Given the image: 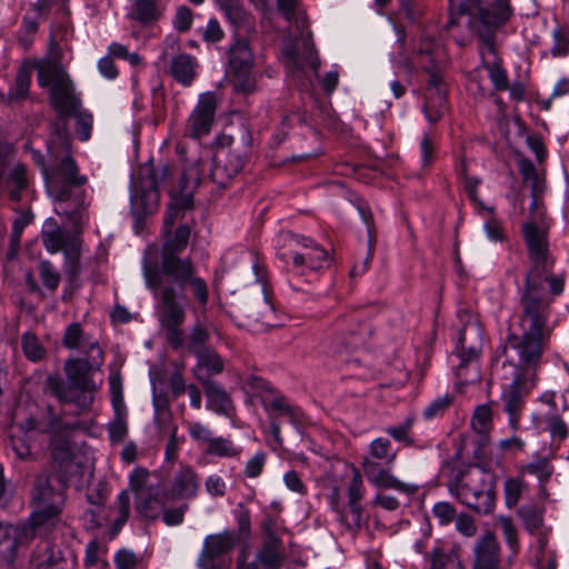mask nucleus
Masks as SVG:
<instances>
[{"label": "nucleus", "mask_w": 569, "mask_h": 569, "mask_svg": "<svg viewBox=\"0 0 569 569\" xmlns=\"http://www.w3.org/2000/svg\"><path fill=\"white\" fill-rule=\"evenodd\" d=\"M529 267L518 289L516 321L555 326L553 301L565 288V277L553 273L555 258L549 246V226L535 219L522 226Z\"/></svg>", "instance_id": "obj_1"}, {"label": "nucleus", "mask_w": 569, "mask_h": 569, "mask_svg": "<svg viewBox=\"0 0 569 569\" xmlns=\"http://www.w3.org/2000/svg\"><path fill=\"white\" fill-rule=\"evenodd\" d=\"M519 332L510 330L503 346L505 365L512 367V380L501 393L509 425L518 428L526 396L536 387L538 369L549 348L555 326L516 321Z\"/></svg>", "instance_id": "obj_2"}, {"label": "nucleus", "mask_w": 569, "mask_h": 569, "mask_svg": "<svg viewBox=\"0 0 569 569\" xmlns=\"http://www.w3.org/2000/svg\"><path fill=\"white\" fill-rule=\"evenodd\" d=\"M191 229L181 224L173 234H169L161 248L160 266L143 264V277L150 290L156 288L189 289L201 309H206L209 300V287L198 274L197 267L190 258H180L190 238Z\"/></svg>", "instance_id": "obj_3"}, {"label": "nucleus", "mask_w": 569, "mask_h": 569, "mask_svg": "<svg viewBox=\"0 0 569 569\" xmlns=\"http://www.w3.org/2000/svg\"><path fill=\"white\" fill-rule=\"evenodd\" d=\"M17 428L24 435H52V462L63 483L74 476H81V463L73 452L69 440L71 427L56 417L51 408L41 409L37 403L28 401L19 405L13 412Z\"/></svg>", "instance_id": "obj_4"}, {"label": "nucleus", "mask_w": 569, "mask_h": 569, "mask_svg": "<svg viewBox=\"0 0 569 569\" xmlns=\"http://www.w3.org/2000/svg\"><path fill=\"white\" fill-rule=\"evenodd\" d=\"M37 80L40 87H50V100L61 116L76 114L77 132L82 141L90 138L92 116L79 110L80 100L73 91V84L61 64L52 60L36 63Z\"/></svg>", "instance_id": "obj_5"}, {"label": "nucleus", "mask_w": 569, "mask_h": 569, "mask_svg": "<svg viewBox=\"0 0 569 569\" xmlns=\"http://www.w3.org/2000/svg\"><path fill=\"white\" fill-rule=\"evenodd\" d=\"M61 140V160L56 169L46 177L49 194L56 201L58 214L70 216L86 207V191L81 189L88 178L79 173V168L69 154V141Z\"/></svg>", "instance_id": "obj_6"}, {"label": "nucleus", "mask_w": 569, "mask_h": 569, "mask_svg": "<svg viewBox=\"0 0 569 569\" xmlns=\"http://www.w3.org/2000/svg\"><path fill=\"white\" fill-rule=\"evenodd\" d=\"M449 492L471 510L488 515L493 510L495 476L478 467L460 470L449 482Z\"/></svg>", "instance_id": "obj_7"}, {"label": "nucleus", "mask_w": 569, "mask_h": 569, "mask_svg": "<svg viewBox=\"0 0 569 569\" xmlns=\"http://www.w3.org/2000/svg\"><path fill=\"white\" fill-rule=\"evenodd\" d=\"M91 365L88 360L71 359L66 362L64 371L68 382L50 377V392L63 403H73L79 412L89 410L98 386L90 377Z\"/></svg>", "instance_id": "obj_8"}, {"label": "nucleus", "mask_w": 569, "mask_h": 569, "mask_svg": "<svg viewBox=\"0 0 569 569\" xmlns=\"http://www.w3.org/2000/svg\"><path fill=\"white\" fill-rule=\"evenodd\" d=\"M462 328L459 330L455 352L460 359L456 376L463 383L480 380V371L475 363L483 347V329L478 320L467 310L458 313Z\"/></svg>", "instance_id": "obj_9"}, {"label": "nucleus", "mask_w": 569, "mask_h": 569, "mask_svg": "<svg viewBox=\"0 0 569 569\" xmlns=\"http://www.w3.org/2000/svg\"><path fill=\"white\" fill-rule=\"evenodd\" d=\"M397 458V450L387 438H376L369 445L368 455L363 457L361 467L370 483L378 488L393 489L405 493H413L417 486L400 481L389 467Z\"/></svg>", "instance_id": "obj_10"}, {"label": "nucleus", "mask_w": 569, "mask_h": 569, "mask_svg": "<svg viewBox=\"0 0 569 569\" xmlns=\"http://www.w3.org/2000/svg\"><path fill=\"white\" fill-rule=\"evenodd\" d=\"M177 153L182 160V178L180 193H172L171 201L164 218V228L169 229L179 218L181 211L192 207V192L201 183L202 174L196 168L198 162L206 156L197 143L186 147L177 144Z\"/></svg>", "instance_id": "obj_11"}, {"label": "nucleus", "mask_w": 569, "mask_h": 569, "mask_svg": "<svg viewBox=\"0 0 569 569\" xmlns=\"http://www.w3.org/2000/svg\"><path fill=\"white\" fill-rule=\"evenodd\" d=\"M160 299L159 322L166 330L168 343L178 349L182 346L181 326L186 319L187 289L156 288Z\"/></svg>", "instance_id": "obj_12"}, {"label": "nucleus", "mask_w": 569, "mask_h": 569, "mask_svg": "<svg viewBox=\"0 0 569 569\" xmlns=\"http://www.w3.org/2000/svg\"><path fill=\"white\" fill-rule=\"evenodd\" d=\"M181 143L184 146L183 142ZM193 143L186 144V147ZM196 143L207 152L196 166L202 174L201 182L208 179L218 187L226 188L243 168L244 159L238 151L221 147L211 157L208 149L202 148L198 142Z\"/></svg>", "instance_id": "obj_13"}, {"label": "nucleus", "mask_w": 569, "mask_h": 569, "mask_svg": "<svg viewBox=\"0 0 569 569\" xmlns=\"http://www.w3.org/2000/svg\"><path fill=\"white\" fill-rule=\"evenodd\" d=\"M279 242L281 247L278 257L284 262L292 259L296 267L318 270L329 261L328 252L310 238L284 232L280 236Z\"/></svg>", "instance_id": "obj_14"}, {"label": "nucleus", "mask_w": 569, "mask_h": 569, "mask_svg": "<svg viewBox=\"0 0 569 569\" xmlns=\"http://www.w3.org/2000/svg\"><path fill=\"white\" fill-rule=\"evenodd\" d=\"M463 16H468V28L471 30L473 19H478L485 26L497 27L508 21L511 8L509 0H496L493 3H489L488 0H466L459 11L450 9L447 29L456 27Z\"/></svg>", "instance_id": "obj_15"}, {"label": "nucleus", "mask_w": 569, "mask_h": 569, "mask_svg": "<svg viewBox=\"0 0 569 569\" xmlns=\"http://www.w3.org/2000/svg\"><path fill=\"white\" fill-rule=\"evenodd\" d=\"M228 76L234 91L249 94L256 90L257 78L253 73L254 57L249 42L237 39L229 49Z\"/></svg>", "instance_id": "obj_16"}, {"label": "nucleus", "mask_w": 569, "mask_h": 569, "mask_svg": "<svg viewBox=\"0 0 569 569\" xmlns=\"http://www.w3.org/2000/svg\"><path fill=\"white\" fill-rule=\"evenodd\" d=\"M34 511L30 517L33 528L51 526L56 522L64 503V491L53 489L47 478H38L32 492Z\"/></svg>", "instance_id": "obj_17"}, {"label": "nucleus", "mask_w": 569, "mask_h": 569, "mask_svg": "<svg viewBox=\"0 0 569 569\" xmlns=\"http://www.w3.org/2000/svg\"><path fill=\"white\" fill-rule=\"evenodd\" d=\"M239 541L234 530H224L219 533L208 535L203 540V547L197 565L201 569H226L230 560L226 557L234 549Z\"/></svg>", "instance_id": "obj_18"}, {"label": "nucleus", "mask_w": 569, "mask_h": 569, "mask_svg": "<svg viewBox=\"0 0 569 569\" xmlns=\"http://www.w3.org/2000/svg\"><path fill=\"white\" fill-rule=\"evenodd\" d=\"M170 176L167 164L159 167L144 166L134 186L136 197H140L146 211H152L159 201V187Z\"/></svg>", "instance_id": "obj_19"}, {"label": "nucleus", "mask_w": 569, "mask_h": 569, "mask_svg": "<svg viewBox=\"0 0 569 569\" xmlns=\"http://www.w3.org/2000/svg\"><path fill=\"white\" fill-rule=\"evenodd\" d=\"M217 110V98L213 92H203L199 96L196 107L190 113L186 134L199 139L207 136L212 127Z\"/></svg>", "instance_id": "obj_20"}, {"label": "nucleus", "mask_w": 569, "mask_h": 569, "mask_svg": "<svg viewBox=\"0 0 569 569\" xmlns=\"http://www.w3.org/2000/svg\"><path fill=\"white\" fill-rule=\"evenodd\" d=\"M36 529L30 522L23 526L0 522V562L14 563L19 548L32 538Z\"/></svg>", "instance_id": "obj_21"}, {"label": "nucleus", "mask_w": 569, "mask_h": 569, "mask_svg": "<svg viewBox=\"0 0 569 569\" xmlns=\"http://www.w3.org/2000/svg\"><path fill=\"white\" fill-rule=\"evenodd\" d=\"M429 74L423 112L430 123H436L447 111V94L440 72L435 66L423 67Z\"/></svg>", "instance_id": "obj_22"}, {"label": "nucleus", "mask_w": 569, "mask_h": 569, "mask_svg": "<svg viewBox=\"0 0 569 569\" xmlns=\"http://www.w3.org/2000/svg\"><path fill=\"white\" fill-rule=\"evenodd\" d=\"M481 66L497 91H506L509 88L507 71L502 67L501 59L496 53V47L491 37H486L479 48Z\"/></svg>", "instance_id": "obj_23"}, {"label": "nucleus", "mask_w": 569, "mask_h": 569, "mask_svg": "<svg viewBox=\"0 0 569 569\" xmlns=\"http://www.w3.org/2000/svg\"><path fill=\"white\" fill-rule=\"evenodd\" d=\"M274 540L261 543L253 558L248 560L244 556H239L237 560L238 569H280L283 560L282 549L277 548Z\"/></svg>", "instance_id": "obj_24"}, {"label": "nucleus", "mask_w": 569, "mask_h": 569, "mask_svg": "<svg viewBox=\"0 0 569 569\" xmlns=\"http://www.w3.org/2000/svg\"><path fill=\"white\" fill-rule=\"evenodd\" d=\"M473 555L472 569H500V545L492 532H486L476 541Z\"/></svg>", "instance_id": "obj_25"}, {"label": "nucleus", "mask_w": 569, "mask_h": 569, "mask_svg": "<svg viewBox=\"0 0 569 569\" xmlns=\"http://www.w3.org/2000/svg\"><path fill=\"white\" fill-rule=\"evenodd\" d=\"M199 476L188 465H181L170 480L168 496L171 499L190 500L197 497L199 491Z\"/></svg>", "instance_id": "obj_26"}, {"label": "nucleus", "mask_w": 569, "mask_h": 569, "mask_svg": "<svg viewBox=\"0 0 569 569\" xmlns=\"http://www.w3.org/2000/svg\"><path fill=\"white\" fill-rule=\"evenodd\" d=\"M363 481L360 472L355 469L350 483L348 486V506L350 509V517L342 516L341 521L346 523L349 529L360 528L362 521V507L361 500L363 498Z\"/></svg>", "instance_id": "obj_27"}, {"label": "nucleus", "mask_w": 569, "mask_h": 569, "mask_svg": "<svg viewBox=\"0 0 569 569\" xmlns=\"http://www.w3.org/2000/svg\"><path fill=\"white\" fill-rule=\"evenodd\" d=\"M201 386L207 398L206 407L208 410L227 417L234 412L233 401L220 383L217 381H203Z\"/></svg>", "instance_id": "obj_28"}, {"label": "nucleus", "mask_w": 569, "mask_h": 569, "mask_svg": "<svg viewBox=\"0 0 569 569\" xmlns=\"http://www.w3.org/2000/svg\"><path fill=\"white\" fill-rule=\"evenodd\" d=\"M197 365L192 369L196 379L203 383V381H212L209 377L219 375L223 371L222 358L211 349L196 350Z\"/></svg>", "instance_id": "obj_29"}, {"label": "nucleus", "mask_w": 569, "mask_h": 569, "mask_svg": "<svg viewBox=\"0 0 569 569\" xmlns=\"http://www.w3.org/2000/svg\"><path fill=\"white\" fill-rule=\"evenodd\" d=\"M425 569H466L459 556L452 550L445 549L439 542L425 556Z\"/></svg>", "instance_id": "obj_30"}, {"label": "nucleus", "mask_w": 569, "mask_h": 569, "mask_svg": "<svg viewBox=\"0 0 569 569\" xmlns=\"http://www.w3.org/2000/svg\"><path fill=\"white\" fill-rule=\"evenodd\" d=\"M163 14V9L158 0H133L127 18L134 20L142 26H150L157 22Z\"/></svg>", "instance_id": "obj_31"}, {"label": "nucleus", "mask_w": 569, "mask_h": 569, "mask_svg": "<svg viewBox=\"0 0 569 569\" xmlns=\"http://www.w3.org/2000/svg\"><path fill=\"white\" fill-rule=\"evenodd\" d=\"M197 61L187 53H180L172 58L170 63V73L176 81L184 87L192 83L196 77Z\"/></svg>", "instance_id": "obj_32"}, {"label": "nucleus", "mask_w": 569, "mask_h": 569, "mask_svg": "<svg viewBox=\"0 0 569 569\" xmlns=\"http://www.w3.org/2000/svg\"><path fill=\"white\" fill-rule=\"evenodd\" d=\"M166 496L159 492L142 493L136 497V509L148 519H156L166 507Z\"/></svg>", "instance_id": "obj_33"}, {"label": "nucleus", "mask_w": 569, "mask_h": 569, "mask_svg": "<svg viewBox=\"0 0 569 569\" xmlns=\"http://www.w3.org/2000/svg\"><path fill=\"white\" fill-rule=\"evenodd\" d=\"M242 449L231 439L223 437H213L210 443L204 448V453L218 458H239Z\"/></svg>", "instance_id": "obj_34"}, {"label": "nucleus", "mask_w": 569, "mask_h": 569, "mask_svg": "<svg viewBox=\"0 0 569 569\" xmlns=\"http://www.w3.org/2000/svg\"><path fill=\"white\" fill-rule=\"evenodd\" d=\"M264 407L278 411L288 418L289 422L298 427L301 423V412L298 408L291 406L283 396L271 395L270 398L263 399Z\"/></svg>", "instance_id": "obj_35"}, {"label": "nucleus", "mask_w": 569, "mask_h": 569, "mask_svg": "<svg viewBox=\"0 0 569 569\" xmlns=\"http://www.w3.org/2000/svg\"><path fill=\"white\" fill-rule=\"evenodd\" d=\"M71 239L78 238L67 234L60 228H57L50 232H44L42 234L43 246L46 250L50 253H57L59 251L64 252L66 247L70 246Z\"/></svg>", "instance_id": "obj_36"}, {"label": "nucleus", "mask_w": 569, "mask_h": 569, "mask_svg": "<svg viewBox=\"0 0 569 569\" xmlns=\"http://www.w3.org/2000/svg\"><path fill=\"white\" fill-rule=\"evenodd\" d=\"M80 240L71 239L70 246L64 249V271L68 278L73 281L78 278L80 269H79V258H80Z\"/></svg>", "instance_id": "obj_37"}, {"label": "nucleus", "mask_w": 569, "mask_h": 569, "mask_svg": "<svg viewBox=\"0 0 569 569\" xmlns=\"http://www.w3.org/2000/svg\"><path fill=\"white\" fill-rule=\"evenodd\" d=\"M528 486L522 480L521 476L516 478H508L505 481V501L506 506L511 509L515 508L522 496V493L527 490Z\"/></svg>", "instance_id": "obj_38"}, {"label": "nucleus", "mask_w": 569, "mask_h": 569, "mask_svg": "<svg viewBox=\"0 0 569 569\" xmlns=\"http://www.w3.org/2000/svg\"><path fill=\"white\" fill-rule=\"evenodd\" d=\"M8 180L16 186V188L10 191V198L14 201H19L21 198V191L26 189L29 183L27 167L22 163H17L13 166L9 173Z\"/></svg>", "instance_id": "obj_39"}, {"label": "nucleus", "mask_w": 569, "mask_h": 569, "mask_svg": "<svg viewBox=\"0 0 569 569\" xmlns=\"http://www.w3.org/2000/svg\"><path fill=\"white\" fill-rule=\"evenodd\" d=\"M461 174L463 179V188L469 198V200L477 206V208L481 211H488L489 213H493V208L486 207L481 199L478 196V187L481 183V180L477 177H469L466 174V168L462 166Z\"/></svg>", "instance_id": "obj_40"}, {"label": "nucleus", "mask_w": 569, "mask_h": 569, "mask_svg": "<svg viewBox=\"0 0 569 569\" xmlns=\"http://www.w3.org/2000/svg\"><path fill=\"white\" fill-rule=\"evenodd\" d=\"M38 271L44 288L54 292L61 280L59 270L49 260H42L39 262Z\"/></svg>", "instance_id": "obj_41"}, {"label": "nucleus", "mask_w": 569, "mask_h": 569, "mask_svg": "<svg viewBox=\"0 0 569 569\" xmlns=\"http://www.w3.org/2000/svg\"><path fill=\"white\" fill-rule=\"evenodd\" d=\"M30 82V72L24 69L19 70L16 76L14 86L8 92L9 102L26 98L29 93Z\"/></svg>", "instance_id": "obj_42"}, {"label": "nucleus", "mask_w": 569, "mask_h": 569, "mask_svg": "<svg viewBox=\"0 0 569 569\" xmlns=\"http://www.w3.org/2000/svg\"><path fill=\"white\" fill-rule=\"evenodd\" d=\"M471 425L476 432L480 435L488 433L492 426V411L490 407L487 405L478 406L472 416Z\"/></svg>", "instance_id": "obj_43"}, {"label": "nucleus", "mask_w": 569, "mask_h": 569, "mask_svg": "<svg viewBox=\"0 0 569 569\" xmlns=\"http://www.w3.org/2000/svg\"><path fill=\"white\" fill-rule=\"evenodd\" d=\"M542 508L533 505L523 506L518 510V513L522 518L527 530L531 532L538 530L542 526Z\"/></svg>", "instance_id": "obj_44"}, {"label": "nucleus", "mask_w": 569, "mask_h": 569, "mask_svg": "<svg viewBox=\"0 0 569 569\" xmlns=\"http://www.w3.org/2000/svg\"><path fill=\"white\" fill-rule=\"evenodd\" d=\"M22 350L24 356L31 361L41 360L46 353L39 339L30 332L22 336Z\"/></svg>", "instance_id": "obj_45"}, {"label": "nucleus", "mask_w": 569, "mask_h": 569, "mask_svg": "<svg viewBox=\"0 0 569 569\" xmlns=\"http://www.w3.org/2000/svg\"><path fill=\"white\" fill-rule=\"evenodd\" d=\"M520 476L533 475L538 478V480L543 483L548 481L552 473V468L549 466V463L546 460H539L537 462L528 463L526 466H522L519 469Z\"/></svg>", "instance_id": "obj_46"}, {"label": "nucleus", "mask_w": 569, "mask_h": 569, "mask_svg": "<svg viewBox=\"0 0 569 569\" xmlns=\"http://www.w3.org/2000/svg\"><path fill=\"white\" fill-rule=\"evenodd\" d=\"M483 223V230L487 238L493 242H503L507 239V234L503 230L502 222L497 219L493 213Z\"/></svg>", "instance_id": "obj_47"}, {"label": "nucleus", "mask_w": 569, "mask_h": 569, "mask_svg": "<svg viewBox=\"0 0 569 569\" xmlns=\"http://www.w3.org/2000/svg\"><path fill=\"white\" fill-rule=\"evenodd\" d=\"M552 40L553 43L550 49L552 57H566L569 53V37L566 32L560 28L553 29Z\"/></svg>", "instance_id": "obj_48"}, {"label": "nucleus", "mask_w": 569, "mask_h": 569, "mask_svg": "<svg viewBox=\"0 0 569 569\" xmlns=\"http://www.w3.org/2000/svg\"><path fill=\"white\" fill-rule=\"evenodd\" d=\"M204 489L210 497L221 498L227 492V482L221 476L212 473L206 478Z\"/></svg>", "instance_id": "obj_49"}, {"label": "nucleus", "mask_w": 569, "mask_h": 569, "mask_svg": "<svg viewBox=\"0 0 569 569\" xmlns=\"http://www.w3.org/2000/svg\"><path fill=\"white\" fill-rule=\"evenodd\" d=\"M412 428V420L407 419L399 426H392L386 429L387 433L392 437L396 441L402 442L406 446H411L413 439L410 437V430Z\"/></svg>", "instance_id": "obj_50"}, {"label": "nucleus", "mask_w": 569, "mask_h": 569, "mask_svg": "<svg viewBox=\"0 0 569 569\" xmlns=\"http://www.w3.org/2000/svg\"><path fill=\"white\" fill-rule=\"evenodd\" d=\"M187 429H188L190 437L194 441H197L199 443H204L206 447L210 443V441L214 437V436H212V431L207 426L202 425L199 421L187 422Z\"/></svg>", "instance_id": "obj_51"}, {"label": "nucleus", "mask_w": 569, "mask_h": 569, "mask_svg": "<svg viewBox=\"0 0 569 569\" xmlns=\"http://www.w3.org/2000/svg\"><path fill=\"white\" fill-rule=\"evenodd\" d=\"M242 388L252 396H263V392L272 393L273 390L270 386L260 377L249 376L244 379Z\"/></svg>", "instance_id": "obj_52"}, {"label": "nucleus", "mask_w": 569, "mask_h": 569, "mask_svg": "<svg viewBox=\"0 0 569 569\" xmlns=\"http://www.w3.org/2000/svg\"><path fill=\"white\" fill-rule=\"evenodd\" d=\"M263 299L258 306V311L250 309L248 317L252 318L254 321H261L262 323H268L269 316L273 312V307L269 301V298L266 293V288L262 286Z\"/></svg>", "instance_id": "obj_53"}, {"label": "nucleus", "mask_w": 569, "mask_h": 569, "mask_svg": "<svg viewBox=\"0 0 569 569\" xmlns=\"http://www.w3.org/2000/svg\"><path fill=\"white\" fill-rule=\"evenodd\" d=\"M499 525L508 546L512 549L513 552H516L518 550V536L517 528L513 525L511 518L500 517Z\"/></svg>", "instance_id": "obj_54"}, {"label": "nucleus", "mask_w": 569, "mask_h": 569, "mask_svg": "<svg viewBox=\"0 0 569 569\" xmlns=\"http://www.w3.org/2000/svg\"><path fill=\"white\" fill-rule=\"evenodd\" d=\"M433 516L440 525H449L456 518V509L449 502H438L432 508Z\"/></svg>", "instance_id": "obj_55"}, {"label": "nucleus", "mask_w": 569, "mask_h": 569, "mask_svg": "<svg viewBox=\"0 0 569 569\" xmlns=\"http://www.w3.org/2000/svg\"><path fill=\"white\" fill-rule=\"evenodd\" d=\"M266 453L262 451H258L254 456L249 459L244 466L243 472L248 478L258 477L264 467L266 463Z\"/></svg>", "instance_id": "obj_56"}, {"label": "nucleus", "mask_w": 569, "mask_h": 569, "mask_svg": "<svg viewBox=\"0 0 569 569\" xmlns=\"http://www.w3.org/2000/svg\"><path fill=\"white\" fill-rule=\"evenodd\" d=\"M188 505H181L178 508H163L162 519L167 526H179L183 522L184 513L188 511Z\"/></svg>", "instance_id": "obj_57"}, {"label": "nucleus", "mask_w": 569, "mask_h": 569, "mask_svg": "<svg viewBox=\"0 0 569 569\" xmlns=\"http://www.w3.org/2000/svg\"><path fill=\"white\" fill-rule=\"evenodd\" d=\"M191 24L192 11L186 6L178 7L173 21L174 28L180 32H186L191 28Z\"/></svg>", "instance_id": "obj_58"}, {"label": "nucleus", "mask_w": 569, "mask_h": 569, "mask_svg": "<svg viewBox=\"0 0 569 569\" xmlns=\"http://www.w3.org/2000/svg\"><path fill=\"white\" fill-rule=\"evenodd\" d=\"M452 398L449 395L437 398L423 411L426 418L431 419L445 412L450 407Z\"/></svg>", "instance_id": "obj_59"}, {"label": "nucleus", "mask_w": 569, "mask_h": 569, "mask_svg": "<svg viewBox=\"0 0 569 569\" xmlns=\"http://www.w3.org/2000/svg\"><path fill=\"white\" fill-rule=\"evenodd\" d=\"M547 425L552 438L563 440L568 436V427L566 422L556 413L548 416Z\"/></svg>", "instance_id": "obj_60"}, {"label": "nucleus", "mask_w": 569, "mask_h": 569, "mask_svg": "<svg viewBox=\"0 0 569 569\" xmlns=\"http://www.w3.org/2000/svg\"><path fill=\"white\" fill-rule=\"evenodd\" d=\"M127 431V416L114 417L109 426L110 439L120 442L124 439Z\"/></svg>", "instance_id": "obj_61"}, {"label": "nucleus", "mask_w": 569, "mask_h": 569, "mask_svg": "<svg viewBox=\"0 0 569 569\" xmlns=\"http://www.w3.org/2000/svg\"><path fill=\"white\" fill-rule=\"evenodd\" d=\"M114 565L117 569H136L138 559L132 551L122 549L116 553Z\"/></svg>", "instance_id": "obj_62"}, {"label": "nucleus", "mask_w": 569, "mask_h": 569, "mask_svg": "<svg viewBox=\"0 0 569 569\" xmlns=\"http://www.w3.org/2000/svg\"><path fill=\"white\" fill-rule=\"evenodd\" d=\"M148 479V472L144 469L137 468L134 469L129 479L130 489L134 491L136 497L144 493V485Z\"/></svg>", "instance_id": "obj_63"}, {"label": "nucleus", "mask_w": 569, "mask_h": 569, "mask_svg": "<svg viewBox=\"0 0 569 569\" xmlns=\"http://www.w3.org/2000/svg\"><path fill=\"white\" fill-rule=\"evenodd\" d=\"M82 330L79 323H71L68 326L63 337V345L69 349H74L80 346Z\"/></svg>", "instance_id": "obj_64"}]
</instances>
